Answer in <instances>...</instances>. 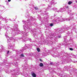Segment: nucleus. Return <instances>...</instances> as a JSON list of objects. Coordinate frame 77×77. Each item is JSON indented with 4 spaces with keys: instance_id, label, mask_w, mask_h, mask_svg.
I'll use <instances>...</instances> for the list:
<instances>
[{
    "instance_id": "nucleus-1",
    "label": "nucleus",
    "mask_w": 77,
    "mask_h": 77,
    "mask_svg": "<svg viewBox=\"0 0 77 77\" xmlns=\"http://www.w3.org/2000/svg\"><path fill=\"white\" fill-rule=\"evenodd\" d=\"M32 77H36V74H35V73H32Z\"/></svg>"
},
{
    "instance_id": "nucleus-2",
    "label": "nucleus",
    "mask_w": 77,
    "mask_h": 77,
    "mask_svg": "<svg viewBox=\"0 0 77 77\" xmlns=\"http://www.w3.org/2000/svg\"><path fill=\"white\" fill-rule=\"evenodd\" d=\"M39 66H40L42 67L44 66V65L43 64V63H40Z\"/></svg>"
},
{
    "instance_id": "nucleus-3",
    "label": "nucleus",
    "mask_w": 77,
    "mask_h": 77,
    "mask_svg": "<svg viewBox=\"0 0 77 77\" xmlns=\"http://www.w3.org/2000/svg\"><path fill=\"white\" fill-rule=\"evenodd\" d=\"M72 3V2L71 1H69L68 2V5H71Z\"/></svg>"
},
{
    "instance_id": "nucleus-4",
    "label": "nucleus",
    "mask_w": 77,
    "mask_h": 77,
    "mask_svg": "<svg viewBox=\"0 0 77 77\" xmlns=\"http://www.w3.org/2000/svg\"><path fill=\"white\" fill-rule=\"evenodd\" d=\"M37 51H38V52H39L40 51V49H39V48H37Z\"/></svg>"
},
{
    "instance_id": "nucleus-5",
    "label": "nucleus",
    "mask_w": 77,
    "mask_h": 77,
    "mask_svg": "<svg viewBox=\"0 0 77 77\" xmlns=\"http://www.w3.org/2000/svg\"><path fill=\"white\" fill-rule=\"evenodd\" d=\"M50 26H51V27L53 26V24L52 23H51L50 24Z\"/></svg>"
},
{
    "instance_id": "nucleus-6",
    "label": "nucleus",
    "mask_w": 77,
    "mask_h": 77,
    "mask_svg": "<svg viewBox=\"0 0 77 77\" xmlns=\"http://www.w3.org/2000/svg\"><path fill=\"white\" fill-rule=\"evenodd\" d=\"M35 10H38V8L37 7H35Z\"/></svg>"
},
{
    "instance_id": "nucleus-7",
    "label": "nucleus",
    "mask_w": 77,
    "mask_h": 77,
    "mask_svg": "<svg viewBox=\"0 0 77 77\" xmlns=\"http://www.w3.org/2000/svg\"><path fill=\"white\" fill-rule=\"evenodd\" d=\"M21 57H24V55L23 54H21Z\"/></svg>"
},
{
    "instance_id": "nucleus-8",
    "label": "nucleus",
    "mask_w": 77,
    "mask_h": 77,
    "mask_svg": "<svg viewBox=\"0 0 77 77\" xmlns=\"http://www.w3.org/2000/svg\"><path fill=\"white\" fill-rule=\"evenodd\" d=\"M69 49L70 50H71L72 51V50H73V49L72 48H70Z\"/></svg>"
},
{
    "instance_id": "nucleus-9",
    "label": "nucleus",
    "mask_w": 77,
    "mask_h": 77,
    "mask_svg": "<svg viewBox=\"0 0 77 77\" xmlns=\"http://www.w3.org/2000/svg\"><path fill=\"white\" fill-rule=\"evenodd\" d=\"M53 62H51V63H50V65H53Z\"/></svg>"
},
{
    "instance_id": "nucleus-10",
    "label": "nucleus",
    "mask_w": 77,
    "mask_h": 77,
    "mask_svg": "<svg viewBox=\"0 0 77 77\" xmlns=\"http://www.w3.org/2000/svg\"><path fill=\"white\" fill-rule=\"evenodd\" d=\"M40 60L41 62H42V60H41V59H40Z\"/></svg>"
},
{
    "instance_id": "nucleus-11",
    "label": "nucleus",
    "mask_w": 77,
    "mask_h": 77,
    "mask_svg": "<svg viewBox=\"0 0 77 77\" xmlns=\"http://www.w3.org/2000/svg\"><path fill=\"white\" fill-rule=\"evenodd\" d=\"M11 0H8V2H11Z\"/></svg>"
},
{
    "instance_id": "nucleus-12",
    "label": "nucleus",
    "mask_w": 77,
    "mask_h": 77,
    "mask_svg": "<svg viewBox=\"0 0 77 77\" xmlns=\"http://www.w3.org/2000/svg\"><path fill=\"white\" fill-rule=\"evenodd\" d=\"M9 52V51H8L7 52V54H8Z\"/></svg>"
},
{
    "instance_id": "nucleus-13",
    "label": "nucleus",
    "mask_w": 77,
    "mask_h": 77,
    "mask_svg": "<svg viewBox=\"0 0 77 77\" xmlns=\"http://www.w3.org/2000/svg\"><path fill=\"white\" fill-rule=\"evenodd\" d=\"M61 37V36H59V38H60Z\"/></svg>"
},
{
    "instance_id": "nucleus-14",
    "label": "nucleus",
    "mask_w": 77,
    "mask_h": 77,
    "mask_svg": "<svg viewBox=\"0 0 77 77\" xmlns=\"http://www.w3.org/2000/svg\"><path fill=\"white\" fill-rule=\"evenodd\" d=\"M76 2L77 3V1Z\"/></svg>"
}]
</instances>
